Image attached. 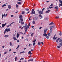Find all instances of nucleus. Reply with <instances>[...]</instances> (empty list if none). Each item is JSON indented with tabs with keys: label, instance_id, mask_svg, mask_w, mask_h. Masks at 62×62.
I'll return each instance as SVG.
<instances>
[{
	"label": "nucleus",
	"instance_id": "nucleus-1",
	"mask_svg": "<svg viewBox=\"0 0 62 62\" xmlns=\"http://www.w3.org/2000/svg\"><path fill=\"white\" fill-rule=\"evenodd\" d=\"M30 23H29V24L28 25H28L27 24V23H25V26H24L25 28H26L25 29H27V28H29V26H30Z\"/></svg>",
	"mask_w": 62,
	"mask_h": 62
},
{
	"label": "nucleus",
	"instance_id": "nucleus-2",
	"mask_svg": "<svg viewBox=\"0 0 62 62\" xmlns=\"http://www.w3.org/2000/svg\"><path fill=\"white\" fill-rule=\"evenodd\" d=\"M22 17H23V16L22 15H20L19 16V18L21 22H23V19L22 18Z\"/></svg>",
	"mask_w": 62,
	"mask_h": 62
},
{
	"label": "nucleus",
	"instance_id": "nucleus-3",
	"mask_svg": "<svg viewBox=\"0 0 62 62\" xmlns=\"http://www.w3.org/2000/svg\"><path fill=\"white\" fill-rule=\"evenodd\" d=\"M59 1L60 2L59 5V7H60L61 6H62V0H59Z\"/></svg>",
	"mask_w": 62,
	"mask_h": 62
},
{
	"label": "nucleus",
	"instance_id": "nucleus-4",
	"mask_svg": "<svg viewBox=\"0 0 62 62\" xmlns=\"http://www.w3.org/2000/svg\"><path fill=\"white\" fill-rule=\"evenodd\" d=\"M44 33L43 34V36H45V37H46V36H47V34H46V31L45 30H44Z\"/></svg>",
	"mask_w": 62,
	"mask_h": 62
},
{
	"label": "nucleus",
	"instance_id": "nucleus-5",
	"mask_svg": "<svg viewBox=\"0 0 62 62\" xmlns=\"http://www.w3.org/2000/svg\"><path fill=\"white\" fill-rule=\"evenodd\" d=\"M33 51V49H31V51H29L28 52L29 54H32V53H31V51Z\"/></svg>",
	"mask_w": 62,
	"mask_h": 62
},
{
	"label": "nucleus",
	"instance_id": "nucleus-6",
	"mask_svg": "<svg viewBox=\"0 0 62 62\" xmlns=\"http://www.w3.org/2000/svg\"><path fill=\"white\" fill-rule=\"evenodd\" d=\"M5 30L6 31V32H9V31H10V29L6 28V29Z\"/></svg>",
	"mask_w": 62,
	"mask_h": 62
},
{
	"label": "nucleus",
	"instance_id": "nucleus-7",
	"mask_svg": "<svg viewBox=\"0 0 62 62\" xmlns=\"http://www.w3.org/2000/svg\"><path fill=\"white\" fill-rule=\"evenodd\" d=\"M43 11H39V14H43Z\"/></svg>",
	"mask_w": 62,
	"mask_h": 62
},
{
	"label": "nucleus",
	"instance_id": "nucleus-8",
	"mask_svg": "<svg viewBox=\"0 0 62 62\" xmlns=\"http://www.w3.org/2000/svg\"><path fill=\"white\" fill-rule=\"evenodd\" d=\"M7 25V23H6L5 24H2V27H4L5 25Z\"/></svg>",
	"mask_w": 62,
	"mask_h": 62
},
{
	"label": "nucleus",
	"instance_id": "nucleus-9",
	"mask_svg": "<svg viewBox=\"0 0 62 62\" xmlns=\"http://www.w3.org/2000/svg\"><path fill=\"white\" fill-rule=\"evenodd\" d=\"M38 17H36L34 18V20H35L36 21H37V20H38Z\"/></svg>",
	"mask_w": 62,
	"mask_h": 62
},
{
	"label": "nucleus",
	"instance_id": "nucleus-10",
	"mask_svg": "<svg viewBox=\"0 0 62 62\" xmlns=\"http://www.w3.org/2000/svg\"><path fill=\"white\" fill-rule=\"evenodd\" d=\"M50 11V10H47V11H46V13H49V12H50V11Z\"/></svg>",
	"mask_w": 62,
	"mask_h": 62
},
{
	"label": "nucleus",
	"instance_id": "nucleus-11",
	"mask_svg": "<svg viewBox=\"0 0 62 62\" xmlns=\"http://www.w3.org/2000/svg\"><path fill=\"white\" fill-rule=\"evenodd\" d=\"M20 36V34L17 33V38H19V36Z\"/></svg>",
	"mask_w": 62,
	"mask_h": 62
},
{
	"label": "nucleus",
	"instance_id": "nucleus-12",
	"mask_svg": "<svg viewBox=\"0 0 62 62\" xmlns=\"http://www.w3.org/2000/svg\"><path fill=\"white\" fill-rule=\"evenodd\" d=\"M59 42H60V43L61 42H62V39H60V38H59Z\"/></svg>",
	"mask_w": 62,
	"mask_h": 62
},
{
	"label": "nucleus",
	"instance_id": "nucleus-13",
	"mask_svg": "<svg viewBox=\"0 0 62 62\" xmlns=\"http://www.w3.org/2000/svg\"><path fill=\"white\" fill-rule=\"evenodd\" d=\"M31 13V14H33V12L34 11V9H32V10Z\"/></svg>",
	"mask_w": 62,
	"mask_h": 62
},
{
	"label": "nucleus",
	"instance_id": "nucleus-14",
	"mask_svg": "<svg viewBox=\"0 0 62 62\" xmlns=\"http://www.w3.org/2000/svg\"><path fill=\"white\" fill-rule=\"evenodd\" d=\"M9 44L10 45V46H13V45L12 44V43H11V42H10L9 43Z\"/></svg>",
	"mask_w": 62,
	"mask_h": 62
},
{
	"label": "nucleus",
	"instance_id": "nucleus-15",
	"mask_svg": "<svg viewBox=\"0 0 62 62\" xmlns=\"http://www.w3.org/2000/svg\"><path fill=\"white\" fill-rule=\"evenodd\" d=\"M39 16L41 17L40 18V19H42V16H41V15L40 14L39 15Z\"/></svg>",
	"mask_w": 62,
	"mask_h": 62
},
{
	"label": "nucleus",
	"instance_id": "nucleus-16",
	"mask_svg": "<svg viewBox=\"0 0 62 62\" xmlns=\"http://www.w3.org/2000/svg\"><path fill=\"white\" fill-rule=\"evenodd\" d=\"M6 16V14H4L3 15H2V18H3L4 16Z\"/></svg>",
	"mask_w": 62,
	"mask_h": 62
},
{
	"label": "nucleus",
	"instance_id": "nucleus-17",
	"mask_svg": "<svg viewBox=\"0 0 62 62\" xmlns=\"http://www.w3.org/2000/svg\"><path fill=\"white\" fill-rule=\"evenodd\" d=\"M59 38L56 40V42H58V40H59Z\"/></svg>",
	"mask_w": 62,
	"mask_h": 62
},
{
	"label": "nucleus",
	"instance_id": "nucleus-18",
	"mask_svg": "<svg viewBox=\"0 0 62 62\" xmlns=\"http://www.w3.org/2000/svg\"><path fill=\"white\" fill-rule=\"evenodd\" d=\"M8 8L9 9H10V8H11V6H10V5H8Z\"/></svg>",
	"mask_w": 62,
	"mask_h": 62
},
{
	"label": "nucleus",
	"instance_id": "nucleus-19",
	"mask_svg": "<svg viewBox=\"0 0 62 62\" xmlns=\"http://www.w3.org/2000/svg\"><path fill=\"white\" fill-rule=\"evenodd\" d=\"M54 26H52L50 27V29H52L53 28H54Z\"/></svg>",
	"mask_w": 62,
	"mask_h": 62
},
{
	"label": "nucleus",
	"instance_id": "nucleus-20",
	"mask_svg": "<svg viewBox=\"0 0 62 62\" xmlns=\"http://www.w3.org/2000/svg\"><path fill=\"white\" fill-rule=\"evenodd\" d=\"M58 7L57 6H55L54 7L55 9H57V10H58Z\"/></svg>",
	"mask_w": 62,
	"mask_h": 62
},
{
	"label": "nucleus",
	"instance_id": "nucleus-21",
	"mask_svg": "<svg viewBox=\"0 0 62 62\" xmlns=\"http://www.w3.org/2000/svg\"><path fill=\"white\" fill-rule=\"evenodd\" d=\"M59 45H60L61 46H62V42H61V43H60L59 44Z\"/></svg>",
	"mask_w": 62,
	"mask_h": 62
},
{
	"label": "nucleus",
	"instance_id": "nucleus-22",
	"mask_svg": "<svg viewBox=\"0 0 62 62\" xmlns=\"http://www.w3.org/2000/svg\"><path fill=\"white\" fill-rule=\"evenodd\" d=\"M33 61V59H30L28 60V62H29V61Z\"/></svg>",
	"mask_w": 62,
	"mask_h": 62
},
{
	"label": "nucleus",
	"instance_id": "nucleus-23",
	"mask_svg": "<svg viewBox=\"0 0 62 62\" xmlns=\"http://www.w3.org/2000/svg\"><path fill=\"white\" fill-rule=\"evenodd\" d=\"M50 32L51 33H52V32H53V31H52V29H50Z\"/></svg>",
	"mask_w": 62,
	"mask_h": 62
},
{
	"label": "nucleus",
	"instance_id": "nucleus-24",
	"mask_svg": "<svg viewBox=\"0 0 62 62\" xmlns=\"http://www.w3.org/2000/svg\"><path fill=\"white\" fill-rule=\"evenodd\" d=\"M36 39H35L33 41H32L34 42V43H35V42H36Z\"/></svg>",
	"mask_w": 62,
	"mask_h": 62
},
{
	"label": "nucleus",
	"instance_id": "nucleus-25",
	"mask_svg": "<svg viewBox=\"0 0 62 62\" xmlns=\"http://www.w3.org/2000/svg\"><path fill=\"white\" fill-rule=\"evenodd\" d=\"M53 24H54V23L53 22H51L49 24V25H50Z\"/></svg>",
	"mask_w": 62,
	"mask_h": 62
},
{
	"label": "nucleus",
	"instance_id": "nucleus-26",
	"mask_svg": "<svg viewBox=\"0 0 62 62\" xmlns=\"http://www.w3.org/2000/svg\"><path fill=\"white\" fill-rule=\"evenodd\" d=\"M47 35H48V36H51V34L50 33H48L47 34Z\"/></svg>",
	"mask_w": 62,
	"mask_h": 62
},
{
	"label": "nucleus",
	"instance_id": "nucleus-27",
	"mask_svg": "<svg viewBox=\"0 0 62 62\" xmlns=\"http://www.w3.org/2000/svg\"><path fill=\"white\" fill-rule=\"evenodd\" d=\"M55 36H56V35L55 34L53 37V39L54 40V39H55Z\"/></svg>",
	"mask_w": 62,
	"mask_h": 62
},
{
	"label": "nucleus",
	"instance_id": "nucleus-28",
	"mask_svg": "<svg viewBox=\"0 0 62 62\" xmlns=\"http://www.w3.org/2000/svg\"><path fill=\"white\" fill-rule=\"evenodd\" d=\"M46 38L47 39H49V36H46Z\"/></svg>",
	"mask_w": 62,
	"mask_h": 62
},
{
	"label": "nucleus",
	"instance_id": "nucleus-29",
	"mask_svg": "<svg viewBox=\"0 0 62 62\" xmlns=\"http://www.w3.org/2000/svg\"><path fill=\"white\" fill-rule=\"evenodd\" d=\"M32 23L33 24H36V23H35V22H34V20L33 21Z\"/></svg>",
	"mask_w": 62,
	"mask_h": 62
},
{
	"label": "nucleus",
	"instance_id": "nucleus-30",
	"mask_svg": "<svg viewBox=\"0 0 62 62\" xmlns=\"http://www.w3.org/2000/svg\"><path fill=\"white\" fill-rule=\"evenodd\" d=\"M6 6V4H4L2 6V7H5Z\"/></svg>",
	"mask_w": 62,
	"mask_h": 62
},
{
	"label": "nucleus",
	"instance_id": "nucleus-31",
	"mask_svg": "<svg viewBox=\"0 0 62 62\" xmlns=\"http://www.w3.org/2000/svg\"><path fill=\"white\" fill-rule=\"evenodd\" d=\"M40 44H41V43L40 42H38V44L39 45H40Z\"/></svg>",
	"mask_w": 62,
	"mask_h": 62
},
{
	"label": "nucleus",
	"instance_id": "nucleus-32",
	"mask_svg": "<svg viewBox=\"0 0 62 62\" xmlns=\"http://www.w3.org/2000/svg\"><path fill=\"white\" fill-rule=\"evenodd\" d=\"M16 8H18L19 7V6L17 4H16Z\"/></svg>",
	"mask_w": 62,
	"mask_h": 62
},
{
	"label": "nucleus",
	"instance_id": "nucleus-33",
	"mask_svg": "<svg viewBox=\"0 0 62 62\" xmlns=\"http://www.w3.org/2000/svg\"><path fill=\"white\" fill-rule=\"evenodd\" d=\"M16 37H13V39H14V40H16Z\"/></svg>",
	"mask_w": 62,
	"mask_h": 62
},
{
	"label": "nucleus",
	"instance_id": "nucleus-34",
	"mask_svg": "<svg viewBox=\"0 0 62 62\" xmlns=\"http://www.w3.org/2000/svg\"><path fill=\"white\" fill-rule=\"evenodd\" d=\"M57 47L58 48H60L61 47V46H57Z\"/></svg>",
	"mask_w": 62,
	"mask_h": 62
},
{
	"label": "nucleus",
	"instance_id": "nucleus-35",
	"mask_svg": "<svg viewBox=\"0 0 62 62\" xmlns=\"http://www.w3.org/2000/svg\"><path fill=\"white\" fill-rule=\"evenodd\" d=\"M17 57H16L15 58V61H16V60H17Z\"/></svg>",
	"mask_w": 62,
	"mask_h": 62
},
{
	"label": "nucleus",
	"instance_id": "nucleus-36",
	"mask_svg": "<svg viewBox=\"0 0 62 62\" xmlns=\"http://www.w3.org/2000/svg\"><path fill=\"white\" fill-rule=\"evenodd\" d=\"M23 53H24V52L23 51V52H20V54H23Z\"/></svg>",
	"mask_w": 62,
	"mask_h": 62
},
{
	"label": "nucleus",
	"instance_id": "nucleus-37",
	"mask_svg": "<svg viewBox=\"0 0 62 62\" xmlns=\"http://www.w3.org/2000/svg\"><path fill=\"white\" fill-rule=\"evenodd\" d=\"M22 14H24L25 13H24V12L23 11H22Z\"/></svg>",
	"mask_w": 62,
	"mask_h": 62
},
{
	"label": "nucleus",
	"instance_id": "nucleus-38",
	"mask_svg": "<svg viewBox=\"0 0 62 62\" xmlns=\"http://www.w3.org/2000/svg\"><path fill=\"white\" fill-rule=\"evenodd\" d=\"M33 34H34V33H32L31 34V37H32L33 36Z\"/></svg>",
	"mask_w": 62,
	"mask_h": 62
},
{
	"label": "nucleus",
	"instance_id": "nucleus-39",
	"mask_svg": "<svg viewBox=\"0 0 62 62\" xmlns=\"http://www.w3.org/2000/svg\"><path fill=\"white\" fill-rule=\"evenodd\" d=\"M31 17H32L31 16L30 17L29 19V20H31V19H30Z\"/></svg>",
	"mask_w": 62,
	"mask_h": 62
},
{
	"label": "nucleus",
	"instance_id": "nucleus-40",
	"mask_svg": "<svg viewBox=\"0 0 62 62\" xmlns=\"http://www.w3.org/2000/svg\"><path fill=\"white\" fill-rule=\"evenodd\" d=\"M33 14H36V13H35V11H34L33 12Z\"/></svg>",
	"mask_w": 62,
	"mask_h": 62
},
{
	"label": "nucleus",
	"instance_id": "nucleus-41",
	"mask_svg": "<svg viewBox=\"0 0 62 62\" xmlns=\"http://www.w3.org/2000/svg\"><path fill=\"white\" fill-rule=\"evenodd\" d=\"M8 35H5L4 36L5 37H6V38H7V37H8Z\"/></svg>",
	"mask_w": 62,
	"mask_h": 62
},
{
	"label": "nucleus",
	"instance_id": "nucleus-42",
	"mask_svg": "<svg viewBox=\"0 0 62 62\" xmlns=\"http://www.w3.org/2000/svg\"><path fill=\"white\" fill-rule=\"evenodd\" d=\"M45 9V8H43L42 9V11H43V10H44Z\"/></svg>",
	"mask_w": 62,
	"mask_h": 62
},
{
	"label": "nucleus",
	"instance_id": "nucleus-43",
	"mask_svg": "<svg viewBox=\"0 0 62 62\" xmlns=\"http://www.w3.org/2000/svg\"><path fill=\"white\" fill-rule=\"evenodd\" d=\"M26 11H28V10H29V9H26Z\"/></svg>",
	"mask_w": 62,
	"mask_h": 62
},
{
	"label": "nucleus",
	"instance_id": "nucleus-44",
	"mask_svg": "<svg viewBox=\"0 0 62 62\" xmlns=\"http://www.w3.org/2000/svg\"><path fill=\"white\" fill-rule=\"evenodd\" d=\"M59 18V16H58V17L56 16V19H58V18Z\"/></svg>",
	"mask_w": 62,
	"mask_h": 62
},
{
	"label": "nucleus",
	"instance_id": "nucleus-45",
	"mask_svg": "<svg viewBox=\"0 0 62 62\" xmlns=\"http://www.w3.org/2000/svg\"><path fill=\"white\" fill-rule=\"evenodd\" d=\"M19 47H20V45H19L16 48V49H18V48H19Z\"/></svg>",
	"mask_w": 62,
	"mask_h": 62
},
{
	"label": "nucleus",
	"instance_id": "nucleus-46",
	"mask_svg": "<svg viewBox=\"0 0 62 62\" xmlns=\"http://www.w3.org/2000/svg\"><path fill=\"white\" fill-rule=\"evenodd\" d=\"M21 23H22V24H24V22L22 23V22H21Z\"/></svg>",
	"mask_w": 62,
	"mask_h": 62
},
{
	"label": "nucleus",
	"instance_id": "nucleus-47",
	"mask_svg": "<svg viewBox=\"0 0 62 62\" xmlns=\"http://www.w3.org/2000/svg\"><path fill=\"white\" fill-rule=\"evenodd\" d=\"M10 26H11V24H10L8 26H7V27H9Z\"/></svg>",
	"mask_w": 62,
	"mask_h": 62
},
{
	"label": "nucleus",
	"instance_id": "nucleus-48",
	"mask_svg": "<svg viewBox=\"0 0 62 62\" xmlns=\"http://www.w3.org/2000/svg\"><path fill=\"white\" fill-rule=\"evenodd\" d=\"M14 22H12L11 24H11H11H13V23H14Z\"/></svg>",
	"mask_w": 62,
	"mask_h": 62
},
{
	"label": "nucleus",
	"instance_id": "nucleus-49",
	"mask_svg": "<svg viewBox=\"0 0 62 62\" xmlns=\"http://www.w3.org/2000/svg\"><path fill=\"white\" fill-rule=\"evenodd\" d=\"M6 31L5 30L4 32V34H5L6 33Z\"/></svg>",
	"mask_w": 62,
	"mask_h": 62
},
{
	"label": "nucleus",
	"instance_id": "nucleus-50",
	"mask_svg": "<svg viewBox=\"0 0 62 62\" xmlns=\"http://www.w3.org/2000/svg\"><path fill=\"white\" fill-rule=\"evenodd\" d=\"M7 53H8V52H5L4 53V54H7Z\"/></svg>",
	"mask_w": 62,
	"mask_h": 62
},
{
	"label": "nucleus",
	"instance_id": "nucleus-51",
	"mask_svg": "<svg viewBox=\"0 0 62 62\" xmlns=\"http://www.w3.org/2000/svg\"><path fill=\"white\" fill-rule=\"evenodd\" d=\"M62 33H60L59 34V35H60V36H61V35H62Z\"/></svg>",
	"mask_w": 62,
	"mask_h": 62
},
{
	"label": "nucleus",
	"instance_id": "nucleus-52",
	"mask_svg": "<svg viewBox=\"0 0 62 62\" xmlns=\"http://www.w3.org/2000/svg\"><path fill=\"white\" fill-rule=\"evenodd\" d=\"M41 44H42V45H43V44H44V43H43V42H41Z\"/></svg>",
	"mask_w": 62,
	"mask_h": 62
},
{
	"label": "nucleus",
	"instance_id": "nucleus-53",
	"mask_svg": "<svg viewBox=\"0 0 62 62\" xmlns=\"http://www.w3.org/2000/svg\"><path fill=\"white\" fill-rule=\"evenodd\" d=\"M18 4H21V2H19L18 3Z\"/></svg>",
	"mask_w": 62,
	"mask_h": 62
},
{
	"label": "nucleus",
	"instance_id": "nucleus-54",
	"mask_svg": "<svg viewBox=\"0 0 62 62\" xmlns=\"http://www.w3.org/2000/svg\"><path fill=\"white\" fill-rule=\"evenodd\" d=\"M35 44H36V43H34L33 44V45L34 46V45H35Z\"/></svg>",
	"mask_w": 62,
	"mask_h": 62
},
{
	"label": "nucleus",
	"instance_id": "nucleus-55",
	"mask_svg": "<svg viewBox=\"0 0 62 62\" xmlns=\"http://www.w3.org/2000/svg\"><path fill=\"white\" fill-rule=\"evenodd\" d=\"M45 19L46 20H47L48 19V18H46Z\"/></svg>",
	"mask_w": 62,
	"mask_h": 62
},
{
	"label": "nucleus",
	"instance_id": "nucleus-56",
	"mask_svg": "<svg viewBox=\"0 0 62 62\" xmlns=\"http://www.w3.org/2000/svg\"><path fill=\"white\" fill-rule=\"evenodd\" d=\"M13 16H14L13 15H11V17H13Z\"/></svg>",
	"mask_w": 62,
	"mask_h": 62
},
{
	"label": "nucleus",
	"instance_id": "nucleus-57",
	"mask_svg": "<svg viewBox=\"0 0 62 62\" xmlns=\"http://www.w3.org/2000/svg\"><path fill=\"white\" fill-rule=\"evenodd\" d=\"M23 59H24L23 58H22L20 59V60H23Z\"/></svg>",
	"mask_w": 62,
	"mask_h": 62
},
{
	"label": "nucleus",
	"instance_id": "nucleus-58",
	"mask_svg": "<svg viewBox=\"0 0 62 62\" xmlns=\"http://www.w3.org/2000/svg\"><path fill=\"white\" fill-rule=\"evenodd\" d=\"M53 6V4H51L50 5V6Z\"/></svg>",
	"mask_w": 62,
	"mask_h": 62
},
{
	"label": "nucleus",
	"instance_id": "nucleus-59",
	"mask_svg": "<svg viewBox=\"0 0 62 62\" xmlns=\"http://www.w3.org/2000/svg\"><path fill=\"white\" fill-rule=\"evenodd\" d=\"M31 45V44H29V47H30V46Z\"/></svg>",
	"mask_w": 62,
	"mask_h": 62
},
{
	"label": "nucleus",
	"instance_id": "nucleus-60",
	"mask_svg": "<svg viewBox=\"0 0 62 62\" xmlns=\"http://www.w3.org/2000/svg\"><path fill=\"white\" fill-rule=\"evenodd\" d=\"M17 42H19V40H17Z\"/></svg>",
	"mask_w": 62,
	"mask_h": 62
},
{
	"label": "nucleus",
	"instance_id": "nucleus-61",
	"mask_svg": "<svg viewBox=\"0 0 62 62\" xmlns=\"http://www.w3.org/2000/svg\"><path fill=\"white\" fill-rule=\"evenodd\" d=\"M2 48L3 49L4 48V47H5V46H2Z\"/></svg>",
	"mask_w": 62,
	"mask_h": 62
},
{
	"label": "nucleus",
	"instance_id": "nucleus-62",
	"mask_svg": "<svg viewBox=\"0 0 62 62\" xmlns=\"http://www.w3.org/2000/svg\"><path fill=\"white\" fill-rule=\"evenodd\" d=\"M11 49H10L9 50V52H10L11 51Z\"/></svg>",
	"mask_w": 62,
	"mask_h": 62
},
{
	"label": "nucleus",
	"instance_id": "nucleus-63",
	"mask_svg": "<svg viewBox=\"0 0 62 62\" xmlns=\"http://www.w3.org/2000/svg\"><path fill=\"white\" fill-rule=\"evenodd\" d=\"M46 30V31H47L48 30V29H46V30Z\"/></svg>",
	"mask_w": 62,
	"mask_h": 62
},
{
	"label": "nucleus",
	"instance_id": "nucleus-64",
	"mask_svg": "<svg viewBox=\"0 0 62 62\" xmlns=\"http://www.w3.org/2000/svg\"><path fill=\"white\" fill-rule=\"evenodd\" d=\"M22 39H23V37H22Z\"/></svg>",
	"mask_w": 62,
	"mask_h": 62
}]
</instances>
